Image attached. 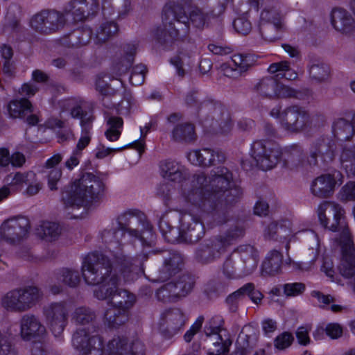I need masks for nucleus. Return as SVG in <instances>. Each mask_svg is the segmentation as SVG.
<instances>
[{
  "label": "nucleus",
  "instance_id": "nucleus-13",
  "mask_svg": "<svg viewBox=\"0 0 355 355\" xmlns=\"http://www.w3.org/2000/svg\"><path fill=\"white\" fill-rule=\"evenodd\" d=\"M69 312L68 304L65 301L53 302L43 306V315L55 337H60L67 327Z\"/></svg>",
  "mask_w": 355,
  "mask_h": 355
},
{
  "label": "nucleus",
  "instance_id": "nucleus-33",
  "mask_svg": "<svg viewBox=\"0 0 355 355\" xmlns=\"http://www.w3.org/2000/svg\"><path fill=\"white\" fill-rule=\"evenodd\" d=\"M353 127L350 121L338 118L332 123V133L338 141H350L354 137Z\"/></svg>",
  "mask_w": 355,
  "mask_h": 355
},
{
  "label": "nucleus",
  "instance_id": "nucleus-16",
  "mask_svg": "<svg viewBox=\"0 0 355 355\" xmlns=\"http://www.w3.org/2000/svg\"><path fill=\"white\" fill-rule=\"evenodd\" d=\"M29 220L24 216L13 217L4 221L0 228V238L9 244H15L28 236Z\"/></svg>",
  "mask_w": 355,
  "mask_h": 355
},
{
  "label": "nucleus",
  "instance_id": "nucleus-38",
  "mask_svg": "<svg viewBox=\"0 0 355 355\" xmlns=\"http://www.w3.org/2000/svg\"><path fill=\"white\" fill-rule=\"evenodd\" d=\"M123 50L125 53V58L121 62L116 64L113 69L114 73L116 76H121L128 71V69L133 63L134 55L136 53L137 46L134 44H128L124 46Z\"/></svg>",
  "mask_w": 355,
  "mask_h": 355
},
{
  "label": "nucleus",
  "instance_id": "nucleus-41",
  "mask_svg": "<svg viewBox=\"0 0 355 355\" xmlns=\"http://www.w3.org/2000/svg\"><path fill=\"white\" fill-rule=\"evenodd\" d=\"M270 73L275 74L277 78H286V80H295L297 78V73L289 67V62L282 61L272 63L268 68Z\"/></svg>",
  "mask_w": 355,
  "mask_h": 355
},
{
  "label": "nucleus",
  "instance_id": "nucleus-54",
  "mask_svg": "<svg viewBox=\"0 0 355 355\" xmlns=\"http://www.w3.org/2000/svg\"><path fill=\"white\" fill-rule=\"evenodd\" d=\"M173 288V281L164 284L156 293L157 299L163 302H175L178 297L175 295Z\"/></svg>",
  "mask_w": 355,
  "mask_h": 355
},
{
  "label": "nucleus",
  "instance_id": "nucleus-40",
  "mask_svg": "<svg viewBox=\"0 0 355 355\" xmlns=\"http://www.w3.org/2000/svg\"><path fill=\"white\" fill-rule=\"evenodd\" d=\"M107 129L105 132L106 138L110 141L119 139L123 126V121L121 117L110 116L107 117Z\"/></svg>",
  "mask_w": 355,
  "mask_h": 355
},
{
  "label": "nucleus",
  "instance_id": "nucleus-53",
  "mask_svg": "<svg viewBox=\"0 0 355 355\" xmlns=\"http://www.w3.org/2000/svg\"><path fill=\"white\" fill-rule=\"evenodd\" d=\"M95 318L94 312L85 306L76 308L72 315V320L76 323L83 325L93 321Z\"/></svg>",
  "mask_w": 355,
  "mask_h": 355
},
{
  "label": "nucleus",
  "instance_id": "nucleus-60",
  "mask_svg": "<svg viewBox=\"0 0 355 355\" xmlns=\"http://www.w3.org/2000/svg\"><path fill=\"white\" fill-rule=\"evenodd\" d=\"M293 339L291 333L283 332L275 338L274 340L275 347L279 350H284L291 345Z\"/></svg>",
  "mask_w": 355,
  "mask_h": 355
},
{
  "label": "nucleus",
  "instance_id": "nucleus-24",
  "mask_svg": "<svg viewBox=\"0 0 355 355\" xmlns=\"http://www.w3.org/2000/svg\"><path fill=\"white\" fill-rule=\"evenodd\" d=\"M162 316L166 324L165 332L168 337H172L178 334L187 320V316L179 308L167 309L162 314Z\"/></svg>",
  "mask_w": 355,
  "mask_h": 355
},
{
  "label": "nucleus",
  "instance_id": "nucleus-50",
  "mask_svg": "<svg viewBox=\"0 0 355 355\" xmlns=\"http://www.w3.org/2000/svg\"><path fill=\"white\" fill-rule=\"evenodd\" d=\"M310 77L318 83L328 80L330 74L329 67L322 62L313 63L309 68Z\"/></svg>",
  "mask_w": 355,
  "mask_h": 355
},
{
  "label": "nucleus",
  "instance_id": "nucleus-30",
  "mask_svg": "<svg viewBox=\"0 0 355 355\" xmlns=\"http://www.w3.org/2000/svg\"><path fill=\"white\" fill-rule=\"evenodd\" d=\"M236 251L243 261L244 272L246 275L252 273L258 264L257 250L251 245H241L237 248Z\"/></svg>",
  "mask_w": 355,
  "mask_h": 355
},
{
  "label": "nucleus",
  "instance_id": "nucleus-7",
  "mask_svg": "<svg viewBox=\"0 0 355 355\" xmlns=\"http://www.w3.org/2000/svg\"><path fill=\"white\" fill-rule=\"evenodd\" d=\"M105 184L102 180L91 173L83 174L62 194L67 207H85L89 202L103 194Z\"/></svg>",
  "mask_w": 355,
  "mask_h": 355
},
{
  "label": "nucleus",
  "instance_id": "nucleus-46",
  "mask_svg": "<svg viewBox=\"0 0 355 355\" xmlns=\"http://www.w3.org/2000/svg\"><path fill=\"white\" fill-rule=\"evenodd\" d=\"M194 285L193 278L189 275H182L177 281L173 282L175 295L178 297H185L192 290Z\"/></svg>",
  "mask_w": 355,
  "mask_h": 355
},
{
  "label": "nucleus",
  "instance_id": "nucleus-28",
  "mask_svg": "<svg viewBox=\"0 0 355 355\" xmlns=\"http://www.w3.org/2000/svg\"><path fill=\"white\" fill-rule=\"evenodd\" d=\"M305 153L303 148L299 144H292L285 149L283 166L291 170H297L304 166Z\"/></svg>",
  "mask_w": 355,
  "mask_h": 355
},
{
  "label": "nucleus",
  "instance_id": "nucleus-31",
  "mask_svg": "<svg viewBox=\"0 0 355 355\" xmlns=\"http://www.w3.org/2000/svg\"><path fill=\"white\" fill-rule=\"evenodd\" d=\"M83 101L80 98L72 97L63 99L59 101L58 105L61 112L70 111V115L72 118L80 119V122L83 119L91 118L92 121L94 117L91 115L87 116V114H84L82 109Z\"/></svg>",
  "mask_w": 355,
  "mask_h": 355
},
{
  "label": "nucleus",
  "instance_id": "nucleus-21",
  "mask_svg": "<svg viewBox=\"0 0 355 355\" xmlns=\"http://www.w3.org/2000/svg\"><path fill=\"white\" fill-rule=\"evenodd\" d=\"M19 326L20 337L25 341L41 338L46 333L45 326L40 318L33 314H24L19 320Z\"/></svg>",
  "mask_w": 355,
  "mask_h": 355
},
{
  "label": "nucleus",
  "instance_id": "nucleus-27",
  "mask_svg": "<svg viewBox=\"0 0 355 355\" xmlns=\"http://www.w3.org/2000/svg\"><path fill=\"white\" fill-rule=\"evenodd\" d=\"M336 181L334 175L324 174L315 178L311 186V193L320 198L329 197L334 192Z\"/></svg>",
  "mask_w": 355,
  "mask_h": 355
},
{
  "label": "nucleus",
  "instance_id": "nucleus-44",
  "mask_svg": "<svg viewBox=\"0 0 355 355\" xmlns=\"http://www.w3.org/2000/svg\"><path fill=\"white\" fill-rule=\"evenodd\" d=\"M60 233V227L55 223L44 221L37 228V235L48 241L58 238Z\"/></svg>",
  "mask_w": 355,
  "mask_h": 355
},
{
  "label": "nucleus",
  "instance_id": "nucleus-18",
  "mask_svg": "<svg viewBox=\"0 0 355 355\" xmlns=\"http://www.w3.org/2000/svg\"><path fill=\"white\" fill-rule=\"evenodd\" d=\"M336 145L334 139L329 136H322L315 139L309 148L308 159L310 165H318L319 161L323 164L331 162L336 155Z\"/></svg>",
  "mask_w": 355,
  "mask_h": 355
},
{
  "label": "nucleus",
  "instance_id": "nucleus-22",
  "mask_svg": "<svg viewBox=\"0 0 355 355\" xmlns=\"http://www.w3.org/2000/svg\"><path fill=\"white\" fill-rule=\"evenodd\" d=\"M187 159L193 165L209 167L223 163L225 156L218 150L202 148L191 150L187 154Z\"/></svg>",
  "mask_w": 355,
  "mask_h": 355
},
{
  "label": "nucleus",
  "instance_id": "nucleus-63",
  "mask_svg": "<svg viewBox=\"0 0 355 355\" xmlns=\"http://www.w3.org/2000/svg\"><path fill=\"white\" fill-rule=\"evenodd\" d=\"M91 35L92 31L88 28H85L81 31L78 30L73 32L71 35L70 40H72L73 39H77L78 41L76 44L83 46L89 42L91 40Z\"/></svg>",
  "mask_w": 355,
  "mask_h": 355
},
{
  "label": "nucleus",
  "instance_id": "nucleus-56",
  "mask_svg": "<svg viewBox=\"0 0 355 355\" xmlns=\"http://www.w3.org/2000/svg\"><path fill=\"white\" fill-rule=\"evenodd\" d=\"M146 68L143 64H138L133 67L130 82L132 85L138 86L144 82Z\"/></svg>",
  "mask_w": 355,
  "mask_h": 355
},
{
  "label": "nucleus",
  "instance_id": "nucleus-37",
  "mask_svg": "<svg viewBox=\"0 0 355 355\" xmlns=\"http://www.w3.org/2000/svg\"><path fill=\"white\" fill-rule=\"evenodd\" d=\"M339 162L341 167L349 176L355 175V145L349 147L345 146L342 148Z\"/></svg>",
  "mask_w": 355,
  "mask_h": 355
},
{
  "label": "nucleus",
  "instance_id": "nucleus-26",
  "mask_svg": "<svg viewBox=\"0 0 355 355\" xmlns=\"http://www.w3.org/2000/svg\"><path fill=\"white\" fill-rule=\"evenodd\" d=\"M278 224V240L279 241H286V249L288 251L290 248V242L301 232H306L307 236L310 239H314L318 243V236L312 230L305 229L300 230L296 227H293V223L289 219H282L277 221Z\"/></svg>",
  "mask_w": 355,
  "mask_h": 355
},
{
  "label": "nucleus",
  "instance_id": "nucleus-58",
  "mask_svg": "<svg viewBox=\"0 0 355 355\" xmlns=\"http://www.w3.org/2000/svg\"><path fill=\"white\" fill-rule=\"evenodd\" d=\"M241 287L237 291H234L226 298V303L228 306L229 310L232 312H236L239 308V302L244 297Z\"/></svg>",
  "mask_w": 355,
  "mask_h": 355
},
{
  "label": "nucleus",
  "instance_id": "nucleus-3",
  "mask_svg": "<svg viewBox=\"0 0 355 355\" xmlns=\"http://www.w3.org/2000/svg\"><path fill=\"white\" fill-rule=\"evenodd\" d=\"M182 200L191 206L189 211L182 214L180 218V234L187 243L200 241L205 235V225L214 228L225 224L231 218L226 205L229 202H223L224 199L203 200L199 193H196L187 195V199Z\"/></svg>",
  "mask_w": 355,
  "mask_h": 355
},
{
  "label": "nucleus",
  "instance_id": "nucleus-64",
  "mask_svg": "<svg viewBox=\"0 0 355 355\" xmlns=\"http://www.w3.org/2000/svg\"><path fill=\"white\" fill-rule=\"evenodd\" d=\"M282 21L279 12L275 8H265L261 13L259 22Z\"/></svg>",
  "mask_w": 355,
  "mask_h": 355
},
{
  "label": "nucleus",
  "instance_id": "nucleus-39",
  "mask_svg": "<svg viewBox=\"0 0 355 355\" xmlns=\"http://www.w3.org/2000/svg\"><path fill=\"white\" fill-rule=\"evenodd\" d=\"M282 28V21L259 22V33L261 37L268 42H273L278 39Z\"/></svg>",
  "mask_w": 355,
  "mask_h": 355
},
{
  "label": "nucleus",
  "instance_id": "nucleus-14",
  "mask_svg": "<svg viewBox=\"0 0 355 355\" xmlns=\"http://www.w3.org/2000/svg\"><path fill=\"white\" fill-rule=\"evenodd\" d=\"M280 124L282 128L289 133H299L311 126V118L305 108L292 105L282 112Z\"/></svg>",
  "mask_w": 355,
  "mask_h": 355
},
{
  "label": "nucleus",
  "instance_id": "nucleus-19",
  "mask_svg": "<svg viewBox=\"0 0 355 355\" xmlns=\"http://www.w3.org/2000/svg\"><path fill=\"white\" fill-rule=\"evenodd\" d=\"M66 24L62 13L55 10H43L34 15L31 20L33 29L44 33L56 31Z\"/></svg>",
  "mask_w": 355,
  "mask_h": 355
},
{
  "label": "nucleus",
  "instance_id": "nucleus-59",
  "mask_svg": "<svg viewBox=\"0 0 355 355\" xmlns=\"http://www.w3.org/2000/svg\"><path fill=\"white\" fill-rule=\"evenodd\" d=\"M338 195L342 201H355V182H347L342 187Z\"/></svg>",
  "mask_w": 355,
  "mask_h": 355
},
{
  "label": "nucleus",
  "instance_id": "nucleus-43",
  "mask_svg": "<svg viewBox=\"0 0 355 355\" xmlns=\"http://www.w3.org/2000/svg\"><path fill=\"white\" fill-rule=\"evenodd\" d=\"M228 286V279H225L223 277L214 278L207 283L205 292L210 298L216 297L224 293Z\"/></svg>",
  "mask_w": 355,
  "mask_h": 355
},
{
  "label": "nucleus",
  "instance_id": "nucleus-15",
  "mask_svg": "<svg viewBox=\"0 0 355 355\" xmlns=\"http://www.w3.org/2000/svg\"><path fill=\"white\" fill-rule=\"evenodd\" d=\"M71 345L78 355L102 354V338L89 329H77L72 335Z\"/></svg>",
  "mask_w": 355,
  "mask_h": 355
},
{
  "label": "nucleus",
  "instance_id": "nucleus-36",
  "mask_svg": "<svg viewBox=\"0 0 355 355\" xmlns=\"http://www.w3.org/2000/svg\"><path fill=\"white\" fill-rule=\"evenodd\" d=\"M171 137L176 142H192L196 138L194 126L189 123L178 124L172 130Z\"/></svg>",
  "mask_w": 355,
  "mask_h": 355
},
{
  "label": "nucleus",
  "instance_id": "nucleus-2",
  "mask_svg": "<svg viewBox=\"0 0 355 355\" xmlns=\"http://www.w3.org/2000/svg\"><path fill=\"white\" fill-rule=\"evenodd\" d=\"M128 233L131 237L139 239L142 245H150L153 241L154 234L151 225L137 210L128 211L120 214L111 225L101 233L102 242L110 252V260L113 261L116 267L125 271L126 279L134 277V268L137 269L136 262L142 263L144 256L137 255L131 257L125 250L121 239Z\"/></svg>",
  "mask_w": 355,
  "mask_h": 355
},
{
  "label": "nucleus",
  "instance_id": "nucleus-32",
  "mask_svg": "<svg viewBox=\"0 0 355 355\" xmlns=\"http://www.w3.org/2000/svg\"><path fill=\"white\" fill-rule=\"evenodd\" d=\"M282 254L276 250L270 251L262 264L263 275H275L279 272L282 263Z\"/></svg>",
  "mask_w": 355,
  "mask_h": 355
},
{
  "label": "nucleus",
  "instance_id": "nucleus-52",
  "mask_svg": "<svg viewBox=\"0 0 355 355\" xmlns=\"http://www.w3.org/2000/svg\"><path fill=\"white\" fill-rule=\"evenodd\" d=\"M129 146H132L135 148H136L138 150L139 153L141 155L144 151L145 143H144V139H138V140H135L132 144H130L129 145H128L126 146L119 148H105V146H102L101 148H98V150L96 154V156L97 158L103 159V158L107 157V155H109L110 154H111L112 152L120 151V150H121L127 147H129Z\"/></svg>",
  "mask_w": 355,
  "mask_h": 355
},
{
  "label": "nucleus",
  "instance_id": "nucleus-61",
  "mask_svg": "<svg viewBox=\"0 0 355 355\" xmlns=\"http://www.w3.org/2000/svg\"><path fill=\"white\" fill-rule=\"evenodd\" d=\"M0 355H17L15 347L7 336L0 331Z\"/></svg>",
  "mask_w": 355,
  "mask_h": 355
},
{
  "label": "nucleus",
  "instance_id": "nucleus-8",
  "mask_svg": "<svg viewBox=\"0 0 355 355\" xmlns=\"http://www.w3.org/2000/svg\"><path fill=\"white\" fill-rule=\"evenodd\" d=\"M245 228L241 224L230 227L225 232L206 241L196 251L195 257L202 263H209L220 257L235 241L244 236Z\"/></svg>",
  "mask_w": 355,
  "mask_h": 355
},
{
  "label": "nucleus",
  "instance_id": "nucleus-49",
  "mask_svg": "<svg viewBox=\"0 0 355 355\" xmlns=\"http://www.w3.org/2000/svg\"><path fill=\"white\" fill-rule=\"evenodd\" d=\"M57 279L68 286L73 288L78 285L80 277L77 270L62 268L57 273Z\"/></svg>",
  "mask_w": 355,
  "mask_h": 355
},
{
  "label": "nucleus",
  "instance_id": "nucleus-34",
  "mask_svg": "<svg viewBox=\"0 0 355 355\" xmlns=\"http://www.w3.org/2000/svg\"><path fill=\"white\" fill-rule=\"evenodd\" d=\"M35 178V174L31 171L17 172L8 175L5 178V182L11 192H15L21 191L25 185L30 183V181Z\"/></svg>",
  "mask_w": 355,
  "mask_h": 355
},
{
  "label": "nucleus",
  "instance_id": "nucleus-48",
  "mask_svg": "<svg viewBox=\"0 0 355 355\" xmlns=\"http://www.w3.org/2000/svg\"><path fill=\"white\" fill-rule=\"evenodd\" d=\"M81 136L79 139L76 148L74 150H78V153H82V150L88 146L92 138V119L85 118L83 119L81 121Z\"/></svg>",
  "mask_w": 355,
  "mask_h": 355
},
{
  "label": "nucleus",
  "instance_id": "nucleus-35",
  "mask_svg": "<svg viewBox=\"0 0 355 355\" xmlns=\"http://www.w3.org/2000/svg\"><path fill=\"white\" fill-rule=\"evenodd\" d=\"M353 18L345 10L341 8L334 9L331 12V24L338 31L348 32L353 24Z\"/></svg>",
  "mask_w": 355,
  "mask_h": 355
},
{
  "label": "nucleus",
  "instance_id": "nucleus-17",
  "mask_svg": "<svg viewBox=\"0 0 355 355\" xmlns=\"http://www.w3.org/2000/svg\"><path fill=\"white\" fill-rule=\"evenodd\" d=\"M186 103L191 107H197L202 110L206 109L213 111V117L218 118L219 126L222 133L229 132L232 128L233 123L228 112L220 105H215L212 102H201L198 103V94L196 91L189 92L185 98Z\"/></svg>",
  "mask_w": 355,
  "mask_h": 355
},
{
  "label": "nucleus",
  "instance_id": "nucleus-62",
  "mask_svg": "<svg viewBox=\"0 0 355 355\" xmlns=\"http://www.w3.org/2000/svg\"><path fill=\"white\" fill-rule=\"evenodd\" d=\"M305 285L301 282L285 284L283 286L284 293L288 297L301 295L305 290Z\"/></svg>",
  "mask_w": 355,
  "mask_h": 355
},
{
  "label": "nucleus",
  "instance_id": "nucleus-45",
  "mask_svg": "<svg viewBox=\"0 0 355 355\" xmlns=\"http://www.w3.org/2000/svg\"><path fill=\"white\" fill-rule=\"evenodd\" d=\"M256 60L254 56L250 54H235L232 57V67L234 71H238L241 73L246 71L250 67H252Z\"/></svg>",
  "mask_w": 355,
  "mask_h": 355
},
{
  "label": "nucleus",
  "instance_id": "nucleus-11",
  "mask_svg": "<svg viewBox=\"0 0 355 355\" xmlns=\"http://www.w3.org/2000/svg\"><path fill=\"white\" fill-rule=\"evenodd\" d=\"M277 78L264 77L254 86L255 91L263 98L270 99L294 98L305 99L310 95L309 89L295 90L279 83Z\"/></svg>",
  "mask_w": 355,
  "mask_h": 355
},
{
  "label": "nucleus",
  "instance_id": "nucleus-12",
  "mask_svg": "<svg viewBox=\"0 0 355 355\" xmlns=\"http://www.w3.org/2000/svg\"><path fill=\"white\" fill-rule=\"evenodd\" d=\"M250 155L257 166L263 171H268L276 166L282 153L279 146L273 141L261 139L252 143Z\"/></svg>",
  "mask_w": 355,
  "mask_h": 355
},
{
  "label": "nucleus",
  "instance_id": "nucleus-10",
  "mask_svg": "<svg viewBox=\"0 0 355 355\" xmlns=\"http://www.w3.org/2000/svg\"><path fill=\"white\" fill-rule=\"evenodd\" d=\"M43 297V293L34 286L15 288L7 292L1 300V306L10 312H25L35 306Z\"/></svg>",
  "mask_w": 355,
  "mask_h": 355
},
{
  "label": "nucleus",
  "instance_id": "nucleus-42",
  "mask_svg": "<svg viewBox=\"0 0 355 355\" xmlns=\"http://www.w3.org/2000/svg\"><path fill=\"white\" fill-rule=\"evenodd\" d=\"M105 355H127L128 342L124 337H114L110 340L102 354Z\"/></svg>",
  "mask_w": 355,
  "mask_h": 355
},
{
  "label": "nucleus",
  "instance_id": "nucleus-6",
  "mask_svg": "<svg viewBox=\"0 0 355 355\" xmlns=\"http://www.w3.org/2000/svg\"><path fill=\"white\" fill-rule=\"evenodd\" d=\"M344 214L343 208L335 202H324L318 208V216L320 224L332 232L340 233L342 259L338 269L340 274L346 278H352L354 276V291H355V249Z\"/></svg>",
  "mask_w": 355,
  "mask_h": 355
},
{
  "label": "nucleus",
  "instance_id": "nucleus-5",
  "mask_svg": "<svg viewBox=\"0 0 355 355\" xmlns=\"http://www.w3.org/2000/svg\"><path fill=\"white\" fill-rule=\"evenodd\" d=\"M215 18L216 15L213 11L205 12L198 8L191 9L187 15L181 8L165 7L162 15L164 28H158L155 36L159 43L170 46L189 34L190 25L202 29Z\"/></svg>",
  "mask_w": 355,
  "mask_h": 355
},
{
  "label": "nucleus",
  "instance_id": "nucleus-4",
  "mask_svg": "<svg viewBox=\"0 0 355 355\" xmlns=\"http://www.w3.org/2000/svg\"><path fill=\"white\" fill-rule=\"evenodd\" d=\"M232 180V173L227 168L217 167L209 176L203 173L196 174L190 182L182 184L180 197L187 199V195L199 193L203 199H224L226 202H234L242 192Z\"/></svg>",
  "mask_w": 355,
  "mask_h": 355
},
{
  "label": "nucleus",
  "instance_id": "nucleus-23",
  "mask_svg": "<svg viewBox=\"0 0 355 355\" xmlns=\"http://www.w3.org/2000/svg\"><path fill=\"white\" fill-rule=\"evenodd\" d=\"M184 265L182 254L178 251H168L164 255L162 266L159 270V279L165 281L180 272Z\"/></svg>",
  "mask_w": 355,
  "mask_h": 355
},
{
  "label": "nucleus",
  "instance_id": "nucleus-25",
  "mask_svg": "<svg viewBox=\"0 0 355 355\" xmlns=\"http://www.w3.org/2000/svg\"><path fill=\"white\" fill-rule=\"evenodd\" d=\"M161 176L171 182L181 183L180 186L186 182H182L188 177V172L184 166L174 160H164L159 164ZM187 181V182H189ZM181 188V187H180ZM180 189H179V191Z\"/></svg>",
  "mask_w": 355,
  "mask_h": 355
},
{
  "label": "nucleus",
  "instance_id": "nucleus-29",
  "mask_svg": "<svg viewBox=\"0 0 355 355\" xmlns=\"http://www.w3.org/2000/svg\"><path fill=\"white\" fill-rule=\"evenodd\" d=\"M109 307L105 310L103 321V324L110 329H116L124 324L130 317V313L116 306L108 304Z\"/></svg>",
  "mask_w": 355,
  "mask_h": 355
},
{
  "label": "nucleus",
  "instance_id": "nucleus-51",
  "mask_svg": "<svg viewBox=\"0 0 355 355\" xmlns=\"http://www.w3.org/2000/svg\"><path fill=\"white\" fill-rule=\"evenodd\" d=\"M118 31L117 24L114 21L103 23L96 33V40L98 42H105Z\"/></svg>",
  "mask_w": 355,
  "mask_h": 355
},
{
  "label": "nucleus",
  "instance_id": "nucleus-57",
  "mask_svg": "<svg viewBox=\"0 0 355 355\" xmlns=\"http://www.w3.org/2000/svg\"><path fill=\"white\" fill-rule=\"evenodd\" d=\"M235 31L243 35L248 34L252 30V24L246 16L236 18L233 22Z\"/></svg>",
  "mask_w": 355,
  "mask_h": 355
},
{
  "label": "nucleus",
  "instance_id": "nucleus-20",
  "mask_svg": "<svg viewBox=\"0 0 355 355\" xmlns=\"http://www.w3.org/2000/svg\"><path fill=\"white\" fill-rule=\"evenodd\" d=\"M99 5V0H71L62 13L67 24L83 21L87 15L94 13Z\"/></svg>",
  "mask_w": 355,
  "mask_h": 355
},
{
  "label": "nucleus",
  "instance_id": "nucleus-9",
  "mask_svg": "<svg viewBox=\"0 0 355 355\" xmlns=\"http://www.w3.org/2000/svg\"><path fill=\"white\" fill-rule=\"evenodd\" d=\"M224 320L220 315L211 318L204 327L201 340L207 355H226L232 341L223 328Z\"/></svg>",
  "mask_w": 355,
  "mask_h": 355
},
{
  "label": "nucleus",
  "instance_id": "nucleus-55",
  "mask_svg": "<svg viewBox=\"0 0 355 355\" xmlns=\"http://www.w3.org/2000/svg\"><path fill=\"white\" fill-rule=\"evenodd\" d=\"M241 289H244L243 291L244 297L248 295L254 304H259L263 297V295L260 291L255 288L254 284L252 283L244 284L241 286Z\"/></svg>",
  "mask_w": 355,
  "mask_h": 355
},
{
  "label": "nucleus",
  "instance_id": "nucleus-1",
  "mask_svg": "<svg viewBox=\"0 0 355 355\" xmlns=\"http://www.w3.org/2000/svg\"><path fill=\"white\" fill-rule=\"evenodd\" d=\"M137 263L134 277L126 279L125 271L116 267L113 261L98 252L89 253L82 262L83 277L88 285H102L94 291V296L100 300H108V304L116 306L130 313L136 302V296L126 289L119 288L123 282L133 281L142 263Z\"/></svg>",
  "mask_w": 355,
  "mask_h": 355
},
{
  "label": "nucleus",
  "instance_id": "nucleus-47",
  "mask_svg": "<svg viewBox=\"0 0 355 355\" xmlns=\"http://www.w3.org/2000/svg\"><path fill=\"white\" fill-rule=\"evenodd\" d=\"M8 111L12 118L22 117L26 112H33L32 105L26 98L15 100L9 103Z\"/></svg>",
  "mask_w": 355,
  "mask_h": 355
}]
</instances>
